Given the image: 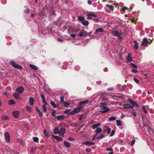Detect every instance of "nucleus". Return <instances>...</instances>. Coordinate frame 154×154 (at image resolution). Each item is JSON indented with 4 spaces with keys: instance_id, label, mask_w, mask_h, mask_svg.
Returning <instances> with one entry per match:
<instances>
[{
    "instance_id": "a211bd4d",
    "label": "nucleus",
    "mask_w": 154,
    "mask_h": 154,
    "mask_svg": "<svg viewBox=\"0 0 154 154\" xmlns=\"http://www.w3.org/2000/svg\"><path fill=\"white\" fill-rule=\"evenodd\" d=\"M35 109L36 111L38 113L39 116L40 117H42L43 114L37 106L35 107Z\"/></svg>"
},
{
    "instance_id": "473e14b6",
    "label": "nucleus",
    "mask_w": 154,
    "mask_h": 154,
    "mask_svg": "<svg viewBox=\"0 0 154 154\" xmlns=\"http://www.w3.org/2000/svg\"><path fill=\"white\" fill-rule=\"evenodd\" d=\"M106 6L109 9H110L112 11H113V9L114 8L113 7L112 5H110L109 4H107L106 5Z\"/></svg>"
},
{
    "instance_id": "aec40b11",
    "label": "nucleus",
    "mask_w": 154,
    "mask_h": 154,
    "mask_svg": "<svg viewBox=\"0 0 154 154\" xmlns=\"http://www.w3.org/2000/svg\"><path fill=\"white\" fill-rule=\"evenodd\" d=\"M29 66L31 68L34 69V70H36L38 69V68L36 66L33 64H30L29 65Z\"/></svg>"
},
{
    "instance_id": "4c0bfd02",
    "label": "nucleus",
    "mask_w": 154,
    "mask_h": 154,
    "mask_svg": "<svg viewBox=\"0 0 154 154\" xmlns=\"http://www.w3.org/2000/svg\"><path fill=\"white\" fill-rule=\"evenodd\" d=\"M70 110L71 109L66 110L64 111V113L66 114H68L69 115H72L70 114V112H69Z\"/></svg>"
},
{
    "instance_id": "4be33fe9",
    "label": "nucleus",
    "mask_w": 154,
    "mask_h": 154,
    "mask_svg": "<svg viewBox=\"0 0 154 154\" xmlns=\"http://www.w3.org/2000/svg\"><path fill=\"white\" fill-rule=\"evenodd\" d=\"M63 144L66 148H69L70 146V144L66 141H64Z\"/></svg>"
},
{
    "instance_id": "f704fd0d",
    "label": "nucleus",
    "mask_w": 154,
    "mask_h": 154,
    "mask_svg": "<svg viewBox=\"0 0 154 154\" xmlns=\"http://www.w3.org/2000/svg\"><path fill=\"white\" fill-rule=\"evenodd\" d=\"M26 110L29 112H31L32 111V108L30 107L27 106L26 107Z\"/></svg>"
},
{
    "instance_id": "6e6552de",
    "label": "nucleus",
    "mask_w": 154,
    "mask_h": 154,
    "mask_svg": "<svg viewBox=\"0 0 154 154\" xmlns=\"http://www.w3.org/2000/svg\"><path fill=\"white\" fill-rule=\"evenodd\" d=\"M87 15L88 17V19H92L93 17H97V16L95 14H93L91 13L87 14Z\"/></svg>"
},
{
    "instance_id": "a19ab883",
    "label": "nucleus",
    "mask_w": 154,
    "mask_h": 154,
    "mask_svg": "<svg viewBox=\"0 0 154 154\" xmlns=\"http://www.w3.org/2000/svg\"><path fill=\"white\" fill-rule=\"evenodd\" d=\"M130 65L131 67L134 68L136 69L137 68V66L136 65H135L133 63H131L130 64Z\"/></svg>"
},
{
    "instance_id": "cd10ccee",
    "label": "nucleus",
    "mask_w": 154,
    "mask_h": 154,
    "mask_svg": "<svg viewBox=\"0 0 154 154\" xmlns=\"http://www.w3.org/2000/svg\"><path fill=\"white\" fill-rule=\"evenodd\" d=\"M104 136V134H101L100 135H98L96 137L97 140H99L100 139H102Z\"/></svg>"
},
{
    "instance_id": "052dcab7",
    "label": "nucleus",
    "mask_w": 154,
    "mask_h": 154,
    "mask_svg": "<svg viewBox=\"0 0 154 154\" xmlns=\"http://www.w3.org/2000/svg\"><path fill=\"white\" fill-rule=\"evenodd\" d=\"M84 36L86 37L88 35V33L86 31L84 30Z\"/></svg>"
},
{
    "instance_id": "412c9836",
    "label": "nucleus",
    "mask_w": 154,
    "mask_h": 154,
    "mask_svg": "<svg viewBox=\"0 0 154 154\" xmlns=\"http://www.w3.org/2000/svg\"><path fill=\"white\" fill-rule=\"evenodd\" d=\"M50 104L51 106H52L54 108H56L57 107H58L57 108L59 109L60 108L58 106V105H56L55 103V102L53 101H51L50 102Z\"/></svg>"
},
{
    "instance_id": "338daca9",
    "label": "nucleus",
    "mask_w": 154,
    "mask_h": 154,
    "mask_svg": "<svg viewBox=\"0 0 154 154\" xmlns=\"http://www.w3.org/2000/svg\"><path fill=\"white\" fill-rule=\"evenodd\" d=\"M57 40L58 41L61 42H64V40L63 39H61L60 38H57Z\"/></svg>"
},
{
    "instance_id": "c85d7f7f",
    "label": "nucleus",
    "mask_w": 154,
    "mask_h": 154,
    "mask_svg": "<svg viewBox=\"0 0 154 154\" xmlns=\"http://www.w3.org/2000/svg\"><path fill=\"white\" fill-rule=\"evenodd\" d=\"M8 103L9 105H14L15 104V102L14 100H11L8 101Z\"/></svg>"
},
{
    "instance_id": "c9c22d12",
    "label": "nucleus",
    "mask_w": 154,
    "mask_h": 154,
    "mask_svg": "<svg viewBox=\"0 0 154 154\" xmlns=\"http://www.w3.org/2000/svg\"><path fill=\"white\" fill-rule=\"evenodd\" d=\"M78 19L79 21L82 22V21L84 20L85 18L83 17L79 16L78 17Z\"/></svg>"
},
{
    "instance_id": "58836bf2",
    "label": "nucleus",
    "mask_w": 154,
    "mask_h": 154,
    "mask_svg": "<svg viewBox=\"0 0 154 154\" xmlns=\"http://www.w3.org/2000/svg\"><path fill=\"white\" fill-rule=\"evenodd\" d=\"M102 130L101 128H97L95 132L97 133H98L102 131Z\"/></svg>"
},
{
    "instance_id": "bf43d9fd",
    "label": "nucleus",
    "mask_w": 154,
    "mask_h": 154,
    "mask_svg": "<svg viewBox=\"0 0 154 154\" xmlns=\"http://www.w3.org/2000/svg\"><path fill=\"white\" fill-rule=\"evenodd\" d=\"M106 151H112L113 150V149L111 148H107L106 149Z\"/></svg>"
},
{
    "instance_id": "37998d69",
    "label": "nucleus",
    "mask_w": 154,
    "mask_h": 154,
    "mask_svg": "<svg viewBox=\"0 0 154 154\" xmlns=\"http://www.w3.org/2000/svg\"><path fill=\"white\" fill-rule=\"evenodd\" d=\"M117 125V126H120L122 125L121 122L120 120H116Z\"/></svg>"
},
{
    "instance_id": "e2e57ef3",
    "label": "nucleus",
    "mask_w": 154,
    "mask_h": 154,
    "mask_svg": "<svg viewBox=\"0 0 154 154\" xmlns=\"http://www.w3.org/2000/svg\"><path fill=\"white\" fill-rule=\"evenodd\" d=\"M86 151L87 152H90L92 151V149L90 148H87L86 149Z\"/></svg>"
},
{
    "instance_id": "f3484780",
    "label": "nucleus",
    "mask_w": 154,
    "mask_h": 154,
    "mask_svg": "<svg viewBox=\"0 0 154 154\" xmlns=\"http://www.w3.org/2000/svg\"><path fill=\"white\" fill-rule=\"evenodd\" d=\"M101 125V124L100 123H98L93 125L92 126V127L93 129H94L96 128H97L98 126H100Z\"/></svg>"
},
{
    "instance_id": "5701e85b",
    "label": "nucleus",
    "mask_w": 154,
    "mask_h": 154,
    "mask_svg": "<svg viewBox=\"0 0 154 154\" xmlns=\"http://www.w3.org/2000/svg\"><path fill=\"white\" fill-rule=\"evenodd\" d=\"M34 99L33 97H30L29 100V102L30 104L32 105L34 104Z\"/></svg>"
},
{
    "instance_id": "7c9ffc66",
    "label": "nucleus",
    "mask_w": 154,
    "mask_h": 154,
    "mask_svg": "<svg viewBox=\"0 0 154 154\" xmlns=\"http://www.w3.org/2000/svg\"><path fill=\"white\" fill-rule=\"evenodd\" d=\"M2 119L4 120H7L9 119L8 116L5 115H3L2 116Z\"/></svg>"
},
{
    "instance_id": "3c124183",
    "label": "nucleus",
    "mask_w": 154,
    "mask_h": 154,
    "mask_svg": "<svg viewBox=\"0 0 154 154\" xmlns=\"http://www.w3.org/2000/svg\"><path fill=\"white\" fill-rule=\"evenodd\" d=\"M99 20V18L98 17L96 18H94L93 19V21L96 23Z\"/></svg>"
},
{
    "instance_id": "603ef678",
    "label": "nucleus",
    "mask_w": 154,
    "mask_h": 154,
    "mask_svg": "<svg viewBox=\"0 0 154 154\" xmlns=\"http://www.w3.org/2000/svg\"><path fill=\"white\" fill-rule=\"evenodd\" d=\"M44 112H46L47 111V109L45 105H43L42 106Z\"/></svg>"
},
{
    "instance_id": "c756f323",
    "label": "nucleus",
    "mask_w": 154,
    "mask_h": 154,
    "mask_svg": "<svg viewBox=\"0 0 154 154\" xmlns=\"http://www.w3.org/2000/svg\"><path fill=\"white\" fill-rule=\"evenodd\" d=\"M62 104L65 107H68L70 105L69 103L65 101Z\"/></svg>"
},
{
    "instance_id": "6e6d98bb",
    "label": "nucleus",
    "mask_w": 154,
    "mask_h": 154,
    "mask_svg": "<svg viewBox=\"0 0 154 154\" xmlns=\"http://www.w3.org/2000/svg\"><path fill=\"white\" fill-rule=\"evenodd\" d=\"M107 95V94L105 93H102L101 94L102 97H106Z\"/></svg>"
},
{
    "instance_id": "9d476101",
    "label": "nucleus",
    "mask_w": 154,
    "mask_h": 154,
    "mask_svg": "<svg viewBox=\"0 0 154 154\" xmlns=\"http://www.w3.org/2000/svg\"><path fill=\"white\" fill-rule=\"evenodd\" d=\"M82 144L84 145H87L88 146H91L94 145L95 143L92 142L85 141L84 142H83Z\"/></svg>"
},
{
    "instance_id": "0e129e2a",
    "label": "nucleus",
    "mask_w": 154,
    "mask_h": 154,
    "mask_svg": "<svg viewBox=\"0 0 154 154\" xmlns=\"http://www.w3.org/2000/svg\"><path fill=\"white\" fill-rule=\"evenodd\" d=\"M134 82L136 83L137 84H138L139 83V80H138L137 79H135V78H134Z\"/></svg>"
},
{
    "instance_id": "2eb2a0df",
    "label": "nucleus",
    "mask_w": 154,
    "mask_h": 154,
    "mask_svg": "<svg viewBox=\"0 0 154 154\" xmlns=\"http://www.w3.org/2000/svg\"><path fill=\"white\" fill-rule=\"evenodd\" d=\"M52 136L55 139L58 141H61L63 140V138L58 136L53 135Z\"/></svg>"
},
{
    "instance_id": "f257e3e1",
    "label": "nucleus",
    "mask_w": 154,
    "mask_h": 154,
    "mask_svg": "<svg viewBox=\"0 0 154 154\" xmlns=\"http://www.w3.org/2000/svg\"><path fill=\"white\" fill-rule=\"evenodd\" d=\"M128 100L130 102L132 105L128 103L124 104H123L124 109L134 108L135 106L137 107H139L138 104L132 99L129 98Z\"/></svg>"
},
{
    "instance_id": "39448f33",
    "label": "nucleus",
    "mask_w": 154,
    "mask_h": 154,
    "mask_svg": "<svg viewBox=\"0 0 154 154\" xmlns=\"http://www.w3.org/2000/svg\"><path fill=\"white\" fill-rule=\"evenodd\" d=\"M102 107V108L101 109L100 111V112H101L102 113H104L107 112L109 111V108L107 106H103Z\"/></svg>"
},
{
    "instance_id": "6ab92c4d",
    "label": "nucleus",
    "mask_w": 154,
    "mask_h": 154,
    "mask_svg": "<svg viewBox=\"0 0 154 154\" xmlns=\"http://www.w3.org/2000/svg\"><path fill=\"white\" fill-rule=\"evenodd\" d=\"M41 97L42 100L43 102L45 103V105H47L48 103L45 100V97L43 94H41Z\"/></svg>"
},
{
    "instance_id": "8fccbe9b",
    "label": "nucleus",
    "mask_w": 154,
    "mask_h": 154,
    "mask_svg": "<svg viewBox=\"0 0 154 154\" xmlns=\"http://www.w3.org/2000/svg\"><path fill=\"white\" fill-rule=\"evenodd\" d=\"M121 10L123 11H125L126 10H128V8L125 6L122 7V8Z\"/></svg>"
},
{
    "instance_id": "7ed1b4c3",
    "label": "nucleus",
    "mask_w": 154,
    "mask_h": 154,
    "mask_svg": "<svg viewBox=\"0 0 154 154\" xmlns=\"http://www.w3.org/2000/svg\"><path fill=\"white\" fill-rule=\"evenodd\" d=\"M79 106V107L74 109L72 111L70 112V114L74 115L80 112L83 108V106Z\"/></svg>"
},
{
    "instance_id": "e433bc0d",
    "label": "nucleus",
    "mask_w": 154,
    "mask_h": 154,
    "mask_svg": "<svg viewBox=\"0 0 154 154\" xmlns=\"http://www.w3.org/2000/svg\"><path fill=\"white\" fill-rule=\"evenodd\" d=\"M96 32H103V29L101 28H99L96 30Z\"/></svg>"
},
{
    "instance_id": "0eeeda50",
    "label": "nucleus",
    "mask_w": 154,
    "mask_h": 154,
    "mask_svg": "<svg viewBox=\"0 0 154 154\" xmlns=\"http://www.w3.org/2000/svg\"><path fill=\"white\" fill-rule=\"evenodd\" d=\"M16 91L19 94H21L24 91V88L22 86H20L17 88H16Z\"/></svg>"
},
{
    "instance_id": "f03ea898",
    "label": "nucleus",
    "mask_w": 154,
    "mask_h": 154,
    "mask_svg": "<svg viewBox=\"0 0 154 154\" xmlns=\"http://www.w3.org/2000/svg\"><path fill=\"white\" fill-rule=\"evenodd\" d=\"M9 63L12 66L15 68L19 69V70H22V66L17 64L13 60L10 61Z\"/></svg>"
},
{
    "instance_id": "4d7b16f0",
    "label": "nucleus",
    "mask_w": 154,
    "mask_h": 154,
    "mask_svg": "<svg viewBox=\"0 0 154 154\" xmlns=\"http://www.w3.org/2000/svg\"><path fill=\"white\" fill-rule=\"evenodd\" d=\"M115 131L114 130H112L111 133L110 134V136L111 137L113 136L115 134Z\"/></svg>"
},
{
    "instance_id": "423d86ee",
    "label": "nucleus",
    "mask_w": 154,
    "mask_h": 154,
    "mask_svg": "<svg viewBox=\"0 0 154 154\" xmlns=\"http://www.w3.org/2000/svg\"><path fill=\"white\" fill-rule=\"evenodd\" d=\"M5 141L8 143L10 142V137L8 132H6L5 134Z\"/></svg>"
},
{
    "instance_id": "864d4df0",
    "label": "nucleus",
    "mask_w": 154,
    "mask_h": 154,
    "mask_svg": "<svg viewBox=\"0 0 154 154\" xmlns=\"http://www.w3.org/2000/svg\"><path fill=\"white\" fill-rule=\"evenodd\" d=\"M35 147H32L31 148L30 151L31 152L33 153L35 151Z\"/></svg>"
},
{
    "instance_id": "79ce46f5",
    "label": "nucleus",
    "mask_w": 154,
    "mask_h": 154,
    "mask_svg": "<svg viewBox=\"0 0 154 154\" xmlns=\"http://www.w3.org/2000/svg\"><path fill=\"white\" fill-rule=\"evenodd\" d=\"M33 140L35 142H38V138L37 137H34L33 138Z\"/></svg>"
},
{
    "instance_id": "a18cd8bd",
    "label": "nucleus",
    "mask_w": 154,
    "mask_h": 154,
    "mask_svg": "<svg viewBox=\"0 0 154 154\" xmlns=\"http://www.w3.org/2000/svg\"><path fill=\"white\" fill-rule=\"evenodd\" d=\"M81 32L79 34V36L80 37H82L83 35L84 34V30H82L81 31Z\"/></svg>"
},
{
    "instance_id": "680f3d73",
    "label": "nucleus",
    "mask_w": 154,
    "mask_h": 154,
    "mask_svg": "<svg viewBox=\"0 0 154 154\" xmlns=\"http://www.w3.org/2000/svg\"><path fill=\"white\" fill-rule=\"evenodd\" d=\"M131 71L134 73H136L137 72V70L136 69H131Z\"/></svg>"
},
{
    "instance_id": "09e8293b",
    "label": "nucleus",
    "mask_w": 154,
    "mask_h": 154,
    "mask_svg": "<svg viewBox=\"0 0 154 154\" xmlns=\"http://www.w3.org/2000/svg\"><path fill=\"white\" fill-rule=\"evenodd\" d=\"M105 127L106 128H107V132L108 133V134H109L110 133V132H111V129L110 128H109V127H108L107 126H105Z\"/></svg>"
},
{
    "instance_id": "4468645a",
    "label": "nucleus",
    "mask_w": 154,
    "mask_h": 154,
    "mask_svg": "<svg viewBox=\"0 0 154 154\" xmlns=\"http://www.w3.org/2000/svg\"><path fill=\"white\" fill-rule=\"evenodd\" d=\"M89 102V100H86L84 101H82L79 102L78 104L79 106H82V105L85 103H87Z\"/></svg>"
},
{
    "instance_id": "49530a36",
    "label": "nucleus",
    "mask_w": 154,
    "mask_h": 154,
    "mask_svg": "<svg viewBox=\"0 0 154 154\" xmlns=\"http://www.w3.org/2000/svg\"><path fill=\"white\" fill-rule=\"evenodd\" d=\"M116 118L115 117H110L109 118V120L110 121L115 120Z\"/></svg>"
},
{
    "instance_id": "2f4dec72",
    "label": "nucleus",
    "mask_w": 154,
    "mask_h": 154,
    "mask_svg": "<svg viewBox=\"0 0 154 154\" xmlns=\"http://www.w3.org/2000/svg\"><path fill=\"white\" fill-rule=\"evenodd\" d=\"M54 131L55 134H60V131L58 130V128H57L54 129Z\"/></svg>"
},
{
    "instance_id": "f8f14e48",
    "label": "nucleus",
    "mask_w": 154,
    "mask_h": 154,
    "mask_svg": "<svg viewBox=\"0 0 154 154\" xmlns=\"http://www.w3.org/2000/svg\"><path fill=\"white\" fill-rule=\"evenodd\" d=\"M12 114L15 118H18L19 115V112L18 111H14L12 112Z\"/></svg>"
},
{
    "instance_id": "de8ad7c7",
    "label": "nucleus",
    "mask_w": 154,
    "mask_h": 154,
    "mask_svg": "<svg viewBox=\"0 0 154 154\" xmlns=\"http://www.w3.org/2000/svg\"><path fill=\"white\" fill-rule=\"evenodd\" d=\"M56 111L55 110H54L51 112V115L53 117H55L56 116L55 113Z\"/></svg>"
},
{
    "instance_id": "393cba45",
    "label": "nucleus",
    "mask_w": 154,
    "mask_h": 154,
    "mask_svg": "<svg viewBox=\"0 0 154 154\" xmlns=\"http://www.w3.org/2000/svg\"><path fill=\"white\" fill-rule=\"evenodd\" d=\"M60 99V101L59 104H62L65 101H64V97L63 95L61 96Z\"/></svg>"
},
{
    "instance_id": "ea45409f",
    "label": "nucleus",
    "mask_w": 154,
    "mask_h": 154,
    "mask_svg": "<svg viewBox=\"0 0 154 154\" xmlns=\"http://www.w3.org/2000/svg\"><path fill=\"white\" fill-rule=\"evenodd\" d=\"M26 8V9L24 11V12L25 13H28L30 11L29 9L27 7H25Z\"/></svg>"
},
{
    "instance_id": "a878e982",
    "label": "nucleus",
    "mask_w": 154,
    "mask_h": 154,
    "mask_svg": "<svg viewBox=\"0 0 154 154\" xmlns=\"http://www.w3.org/2000/svg\"><path fill=\"white\" fill-rule=\"evenodd\" d=\"M60 131V134H62L63 135H64L66 132L65 129L64 128H62Z\"/></svg>"
},
{
    "instance_id": "c03bdc74",
    "label": "nucleus",
    "mask_w": 154,
    "mask_h": 154,
    "mask_svg": "<svg viewBox=\"0 0 154 154\" xmlns=\"http://www.w3.org/2000/svg\"><path fill=\"white\" fill-rule=\"evenodd\" d=\"M142 109L143 111L145 113H147L148 112L146 109L145 106H142Z\"/></svg>"
},
{
    "instance_id": "9b49d317",
    "label": "nucleus",
    "mask_w": 154,
    "mask_h": 154,
    "mask_svg": "<svg viewBox=\"0 0 154 154\" xmlns=\"http://www.w3.org/2000/svg\"><path fill=\"white\" fill-rule=\"evenodd\" d=\"M126 59L129 62H131L132 61V59L131 57V53H128Z\"/></svg>"
},
{
    "instance_id": "bb28decb",
    "label": "nucleus",
    "mask_w": 154,
    "mask_h": 154,
    "mask_svg": "<svg viewBox=\"0 0 154 154\" xmlns=\"http://www.w3.org/2000/svg\"><path fill=\"white\" fill-rule=\"evenodd\" d=\"M82 23L83 25L87 26L88 25L89 22L87 20H84L82 22Z\"/></svg>"
},
{
    "instance_id": "69168bd1",
    "label": "nucleus",
    "mask_w": 154,
    "mask_h": 154,
    "mask_svg": "<svg viewBox=\"0 0 154 154\" xmlns=\"http://www.w3.org/2000/svg\"><path fill=\"white\" fill-rule=\"evenodd\" d=\"M44 133L45 134V135L46 136H48V133L47 132V131L46 130H45L44 131Z\"/></svg>"
},
{
    "instance_id": "774afa93",
    "label": "nucleus",
    "mask_w": 154,
    "mask_h": 154,
    "mask_svg": "<svg viewBox=\"0 0 154 154\" xmlns=\"http://www.w3.org/2000/svg\"><path fill=\"white\" fill-rule=\"evenodd\" d=\"M68 139L71 141H73L74 140V139L73 137H70L68 138Z\"/></svg>"
},
{
    "instance_id": "5fc2aeb1",
    "label": "nucleus",
    "mask_w": 154,
    "mask_h": 154,
    "mask_svg": "<svg viewBox=\"0 0 154 154\" xmlns=\"http://www.w3.org/2000/svg\"><path fill=\"white\" fill-rule=\"evenodd\" d=\"M131 113H132V115L134 117H136V116L137 114L135 112L132 111L131 112Z\"/></svg>"
},
{
    "instance_id": "ddd939ff",
    "label": "nucleus",
    "mask_w": 154,
    "mask_h": 154,
    "mask_svg": "<svg viewBox=\"0 0 154 154\" xmlns=\"http://www.w3.org/2000/svg\"><path fill=\"white\" fill-rule=\"evenodd\" d=\"M55 118L57 119L58 121H62L64 119L65 116L64 115H61L57 116Z\"/></svg>"
},
{
    "instance_id": "b1692460",
    "label": "nucleus",
    "mask_w": 154,
    "mask_h": 154,
    "mask_svg": "<svg viewBox=\"0 0 154 154\" xmlns=\"http://www.w3.org/2000/svg\"><path fill=\"white\" fill-rule=\"evenodd\" d=\"M13 95L15 98L17 99H19L20 95L17 93H15L13 94Z\"/></svg>"
},
{
    "instance_id": "1a4fd4ad",
    "label": "nucleus",
    "mask_w": 154,
    "mask_h": 154,
    "mask_svg": "<svg viewBox=\"0 0 154 154\" xmlns=\"http://www.w3.org/2000/svg\"><path fill=\"white\" fill-rule=\"evenodd\" d=\"M112 33L113 35L115 36H118L120 37L122 33L119 32L118 31L113 30L112 31Z\"/></svg>"
},
{
    "instance_id": "dca6fc26",
    "label": "nucleus",
    "mask_w": 154,
    "mask_h": 154,
    "mask_svg": "<svg viewBox=\"0 0 154 154\" xmlns=\"http://www.w3.org/2000/svg\"><path fill=\"white\" fill-rule=\"evenodd\" d=\"M133 42L135 44L134 46V49L136 50H137L138 48V45L137 41L136 40H134L133 41Z\"/></svg>"
},
{
    "instance_id": "13d9d810",
    "label": "nucleus",
    "mask_w": 154,
    "mask_h": 154,
    "mask_svg": "<svg viewBox=\"0 0 154 154\" xmlns=\"http://www.w3.org/2000/svg\"><path fill=\"white\" fill-rule=\"evenodd\" d=\"M135 140L134 139L131 140V146H133L134 144L135 143Z\"/></svg>"
},
{
    "instance_id": "72a5a7b5",
    "label": "nucleus",
    "mask_w": 154,
    "mask_h": 154,
    "mask_svg": "<svg viewBox=\"0 0 154 154\" xmlns=\"http://www.w3.org/2000/svg\"><path fill=\"white\" fill-rule=\"evenodd\" d=\"M148 132L150 134H152L153 133V130L151 128H149L148 130Z\"/></svg>"
},
{
    "instance_id": "20e7f679",
    "label": "nucleus",
    "mask_w": 154,
    "mask_h": 154,
    "mask_svg": "<svg viewBox=\"0 0 154 154\" xmlns=\"http://www.w3.org/2000/svg\"><path fill=\"white\" fill-rule=\"evenodd\" d=\"M150 40V41H149L147 38H144L141 43V45L143 46H146L148 44H150L152 42V40Z\"/></svg>"
}]
</instances>
